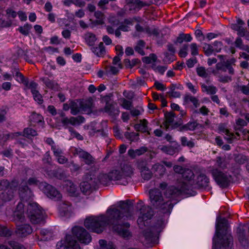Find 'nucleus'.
I'll return each mask as SVG.
<instances>
[{
  "label": "nucleus",
  "mask_w": 249,
  "mask_h": 249,
  "mask_svg": "<svg viewBox=\"0 0 249 249\" xmlns=\"http://www.w3.org/2000/svg\"><path fill=\"white\" fill-rule=\"evenodd\" d=\"M11 234V231L6 227L0 226V236H9Z\"/></svg>",
  "instance_id": "obj_59"
},
{
  "label": "nucleus",
  "mask_w": 249,
  "mask_h": 249,
  "mask_svg": "<svg viewBox=\"0 0 249 249\" xmlns=\"http://www.w3.org/2000/svg\"><path fill=\"white\" fill-rule=\"evenodd\" d=\"M133 203L129 199L118 202L117 207L107 210V216H91L87 218L84 225L88 230L97 233H102L107 225H111L113 230L124 238L131 236L128 230L130 224L125 221L130 216Z\"/></svg>",
  "instance_id": "obj_1"
},
{
  "label": "nucleus",
  "mask_w": 249,
  "mask_h": 249,
  "mask_svg": "<svg viewBox=\"0 0 249 249\" xmlns=\"http://www.w3.org/2000/svg\"><path fill=\"white\" fill-rule=\"evenodd\" d=\"M85 121V118L82 116L79 115L76 117H71L70 118H65L62 120V124L63 126L67 128L69 124L72 125H78L84 123Z\"/></svg>",
  "instance_id": "obj_15"
},
{
  "label": "nucleus",
  "mask_w": 249,
  "mask_h": 249,
  "mask_svg": "<svg viewBox=\"0 0 249 249\" xmlns=\"http://www.w3.org/2000/svg\"><path fill=\"white\" fill-rule=\"evenodd\" d=\"M234 157L235 161L239 164H243L248 160L247 157L242 154H234Z\"/></svg>",
  "instance_id": "obj_41"
},
{
  "label": "nucleus",
  "mask_w": 249,
  "mask_h": 249,
  "mask_svg": "<svg viewBox=\"0 0 249 249\" xmlns=\"http://www.w3.org/2000/svg\"><path fill=\"white\" fill-rule=\"evenodd\" d=\"M245 25V23L240 18H237L236 23H232L231 24V28L235 31H237V35L241 36H245L248 33L246 28H244L243 26Z\"/></svg>",
  "instance_id": "obj_13"
},
{
  "label": "nucleus",
  "mask_w": 249,
  "mask_h": 249,
  "mask_svg": "<svg viewBox=\"0 0 249 249\" xmlns=\"http://www.w3.org/2000/svg\"><path fill=\"white\" fill-rule=\"evenodd\" d=\"M59 212L61 216L70 217L72 213L71 203L67 201H62L59 205Z\"/></svg>",
  "instance_id": "obj_18"
},
{
  "label": "nucleus",
  "mask_w": 249,
  "mask_h": 249,
  "mask_svg": "<svg viewBox=\"0 0 249 249\" xmlns=\"http://www.w3.org/2000/svg\"><path fill=\"white\" fill-rule=\"evenodd\" d=\"M67 176L66 173L61 168L55 169L54 178L60 180H64L66 179Z\"/></svg>",
  "instance_id": "obj_37"
},
{
  "label": "nucleus",
  "mask_w": 249,
  "mask_h": 249,
  "mask_svg": "<svg viewBox=\"0 0 249 249\" xmlns=\"http://www.w3.org/2000/svg\"><path fill=\"white\" fill-rule=\"evenodd\" d=\"M181 177L184 180L191 181L194 179L195 175L191 169L185 168L184 171L182 173Z\"/></svg>",
  "instance_id": "obj_33"
},
{
  "label": "nucleus",
  "mask_w": 249,
  "mask_h": 249,
  "mask_svg": "<svg viewBox=\"0 0 249 249\" xmlns=\"http://www.w3.org/2000/svg\"><path fill=\"white\" fill-rule=\"evenodd\" d=\"M152 170L155 176L159 177H161L164 174L166 168L163 165L158 163L153 165Z\"/></svg>",
  "instance_id": "obj_24"
},
{
  "label": "nucleus",
  "mask_w": 249,
  "mask_h": 249,
  "mask_svg": "<svg viewBox=\"0 0 249 249\" xmlns=\"http://www.w3.org/2000/svg\"><path fill=\"white\" fill-rule=\"evenodd\" d=\"M147 150L148 148L144 146H142L140 147L139 149H137L136 150L130 149L128 151V155L132 159H134L137 156H140L142 155L146 151H147Z\"/></svg>",
  "instance_id": "obj_23"
},
{
  "label": "nucleus",
  "mask_w": 249,
  "mask_h": 249,
  "mask_svg": "<svg viewBox=\"0 0 249 249\" xmlns=\"http://www.w3.org/2000/svg\"><path fill=\"white\" fill-rule=\"evenodd\" d=\"M32 28L31 24L28 23L25 24L24 26H20L18 30L22 35L27 36L29 34V31Z\"/></svg>",
  "instance_id": "obj_42"
},
{
  "label": "nucleus",
  "mask_w": 249,
  "mask_h": 249,
  "mask_svg": "<svg viewBox=\"0 0 249 249\" xmlns=\"http://www.w3.org/2000/svg\"><path fill=\"white\" fill-rule=\"evenodd\" d=\"M99 243L100 246V249H115L112 242H109L108 244H107L106 240H100Z\"/></svg>",
  "instance_id": "obj_48"
},
{
  "label": "nucleus",
  "mask_w": 249,
  "mask_h": 249,
  "mask_svg": "<svg viewBox=\"0 0 249 249\" xmlns=\"http://www.w3.org/2000/svg\"><path fill=\"white\" fill-rule=\"evenodd\" d=\"M203 45V49L206 55L210 56L214 52L213 47L212 45L206 43H204Z\"/></svg>",
  "instance_id": "obj_46"
},
{
  "label": "nucleus",
  "mask_w": 249,
  "mask_h": 249,
  "mask_svg": "<svg viewBox=\"0 0 249 249\" xmlns=\"http://www.w3.org/2000/svg\"><path fill=\"white\" fill-rule=\"evenodd\" d=\"M136 208L140 213V215L137 220L139 228L143 229L144 227L148 226L149 221L154 215L153 210L149 206L145 205L142 200L139 201Z\"/></svg>",
  "instance_id": "obj_4"
},
{
  "label": "nucleus",
  "mask_w": 249,
  "mask_h": 249,
  "mask_svg": "<svg viewBox=\"0 0 249 249\" xmlns=\"http://www.w3.org/2000/svg\"><path fill=\"white\" fill-rule=\"evenodd\" d=\"M213 47L214 51L219 53L222 49L223 43L221 41H215L213 43Z\"/></svg>",
  "instance_id": "obj_58"
},
{
  "label": "nucleus",
  "mask_w": 249,
  "mask_h": 249,
  "mask_svg": "<svg viewBox=\"0 0 249 249\" xmlns=\"http://www.w3.org/2000/svg\"><path fill=\"white\" fill-rule=\"evenodd\" d=\"M64 187L68 192L72 195H74L76 193L77 188L71 180H67L65 181Z\"/></svg>",
  "instance_id": "obj_32"
},
{
  "label": "nucleus",
  "mask_w": 249,
  "mask_h": 249,
  "mask_svg": "<svg viewBox=\"0 0 249 249\" xmlns=\"http://www.w3.org/2000/svg\"><path fill=\"white\" fill-rule=\"evenodd\" d=\"M142 60L143 63L150 64L157 61V56L155 53H150L148 56L143 57Z\"/></svg>",
  "instance_id": "obj_43"
},
{
  "label": "nucleus",
  "mask_w": 249,
  "mask_h": 249,
  "mask_svg": "<svg viewBox=\"0 0 249 249\" xmlns=\"http://www.w3.org/2000/svg\"><path fill=\"white\" fill-rule=\"evenodd\" d=\"M188 49V45L184 44L182 49H180L178 55L181 57H185L187 55L188 53L187 52V50Z\"/></svg>",
  "instance_id": "obj_62"
},
{
  "label": "nucleus",
  "mask_w": 249,
  "mask_h": 249,
  "mask_svg": "<svg viewBox=\"0 0 249 249\" xmlns=\"http://www.w3.org/2000/svg\"><path fill=\"white\" fill-rule=\"evenodd\" d=\"M152 35L154 36L157 39V43L158 44L162 45V42L159 40L160 37V32L158 29L154 28L152 30Z\"/></svg>",
  "instance_id": "obj_61"
},
{
  "label": "nucleus",
  "mask_w": 249,
  "mask_h": 249,
  "mask_svg": "<svg viewBox=\"0 0 249 249\" xmlns=\"http://www.w3.org/2000/svg\"><path fill=\"white\" fill-rule=\"evenodd\" d=\"M8 244L13 249H26L22 245L15 241H9Z\"/></svg>",
  "instance_id": "obj_54"
},
{
  "label": "nucleus",
  "mask_w": 249,
  "mask_h": 249,
  "mask_svg": "<svg viewBox=\"0 0 249 249\" xmlns=\"http://www.w3.org/2000/svg\"><path fill=\"white\" fill-rule=\"evenodd\" d=\"M34 99L35 101H37L39 104L43 103V99L42 95L39 93L38 91H36L34 93H32Z\"/></svg>",
  "instance_id": "obj_60"
},
{
  "label": "nucleus",
  "mask_w": 249,
  "mask_h": 249,
  "mask_svg": "<svg viewBox=\"0 0 249 249\" xmlns=\"http://www.w3.org/2000/svg\"><path fill=\"white\" fill-rule=\"evenodd\" d=\"M137 167L141 170V172L144 170V169L148 168L147 167H146L147 162L146 160H139L137 161Z\"/></svg>",
  "instance_id": "obj_57"
},
{
  "label": "nucleus",
  "mask_w": 249,
  "mask_h": 249,
  "mask_svg": "<svg viewBox=\"0 0 249 249\" xmlns=\"http://www.w3.org/2000/svg\"><path fill=\"white\" fill-rule=\"evenodd\" d=\"M176 203L175 200H169L164 202L163 201L158 209H160L162 213H170L174 205Z\"/></svg>",
  "instance_id": "obj_20"
},
{
  "label": "nucleus",
  "mask_w": 249,
  "mask_h": 249,
  "mask_svg": "<svg viewBox=\"0 0 249 249\" xmlns=\"http://www.w3.org/2000/svg\"><path fill=\"white\" fill-rule=\"evenodd\" d=\"M40 79L46 85L47 88L54 90L58 89V85L54 81L50 80L49 78L44 77L40 78Z\"/></svg>",
  "instance_id": "obj_30"
},
{
  "label": "nucleus",
  "mask_w": 249,
  "mask_h": 249,
  "mask_svg": "<svg viewBox=\"0 0 249 249\" xmlns=\"http://www.w3.org/2000/svg\"><path fill=\"white\" fill-rule=\"evenodd\" d=\"M141 172V175L142 178L144 180H149L152 176V172L149 169V168L144 169V170L142 171Z\"/></svg>",
  "instance_id": "obj_52"
},
{
  "label": "nucleus",
  "mask_w": 249,
  "mask_h": 249,
  "mask_svg": "<svg viewBox=\"0 0 249 249\" xmlns=\"http://www.w3.org/2000/svg\"><path fill=\"white\" fill-rule=\"evenodd\" d=\"M248 123L246 121L243 119L239 118L236 121V126H234V129L236 130L242 131L243 126H247Z\"/></svg>",
  "instance_id": "obj_45"
},
{
  "label": "nucleus",
  "mask_w": 249,
  "mask_h": 249,
  "mask_svg": "<svg viewBox=\"0 0 249 249\" xmlns=\"http://www.w3.org/2000/svg\"><path fill=\"white\" fill-rule=\"evenodd\" d=\"M181 194V191L174 186L168 188L165 192V195L167 197L173 198L179 196Z\"/></svg>",
  "instance_id": "obj_25"
},
{
  "label": "nucleus",
  "mask_w": 249,
  "mask_h": 249,
  "mask_svg": "<svg viewBox=\"0 0 249 249\" xmlns=\"http://www.w3.org/2000/svg\"><path fill=\"white\" fill-rule=\"evenodd\" d=\"M176 117V114L173 112L166 111L164 113V118L165 120L163 122L166 129H168L169 124L172 123L174 121V118Z\"/></svg>",
  "instance_id": "obj_28"
},
{
  "label": "nucleus",
  "mask_w": 249,
  "mask_h": 249,
  "mask_svg": "<svg viewBox=\"0 0 249 249\" xmlns=\"http://www.w3.org/2000/svg\"><path fill=\"white\" fill-rule=\"evenodd\" d=\"M94 180L97 183V187H98L99 184H103V185L107 186L109 184L110 181L111 180L109 175L107 174H101L98 178H93Z\"/></svg>",
  "instance_id": "obj_22"
},
{
  "label": "nucleus",
  "mask_w": 249,
  "mask_h": 249,
  "mask_svg": "<svg viewBox=\"0 0 249 249\" xmlns=\"http://www.w3.org/2000/svg\"><path fill=\"white\" fill-rule=\"evenodd\" d=\"M6 113V108L2 107L0 108V123H2L6 120L5 115Z\"/></svg>",
  "instance_id": "obj_64"
},
{
  "label": "nucleus",
  "mask_w": 249,
  "mask_h": 249,
  "mask_svg": "<svg viewBox=\"0 0 249 249\" xmlns=\"http://www.w3.org/2000/svg\"><path fill=\"white\" fill-rule=\"evenodd\" d=\"M111 180H119L123 177V173L119 170H113L108 174Z\"/></svg>",
  "instance_id": "obj_35"
},
{
  "label": "nucleus",
  "mask_w": 249,
  "mask_h": 249,
  "mask_svg": "<svg viewBox=\"0 0 249 249\" xmlns=\"http://www.w3.org/2000/svg\"><path fill=\"white\" fill-rule=\"evenodd\" d=\"M93 178L90 177L87 181H83L80 183L79 187L81 192L85 195H89L93 190L97 188V183Z\"/></svg>",
  "instance_id": "obj_11"
},
{
  "label": "nucleus",
  "mask_w": 249,
  "mask_h": 249,
  "mask_svg": "<svg viewBox=\"0 0 249 249\" xmlns=\"http://www.w3.org/2000/svg\"><path fill=\"white\" fill-rule=\"evenodd\" d=\"M218 129L222 132L225 133V134L231 137V138H233L234 137V135L232 133H231L230 131L225 128V125L224 124H220L218 126ZM231 141V139H230Z\"/></svg>",
  "instance_id": "obj_49"
},
{
  "label": "nucleus",
  "mask_w": 249,
  "mask_h": 249,
  "mask_svg": "<svg viewBox=\"0 0 249 249\" xmlns=\"http://www.w3.org/2000/svg\"><path fill=\"white\" fill-rule=\"evenodd\" d=\"M120 101L122 102V106L125 109L129 110L132 107V102L126 100L124 98H121Z\"/></svg>",
  "instance_id": "obj_55"
},
{
  "label": "nucleus",
  "mask_w": 249,
  "mask_h": 249,
  "mask_svg": "<svg viewBox=\"0 0 249 249\" xmlns=\"http://www.w3.org/2000/svg\"><path fill=\"white\" fill-rule=\"evenodd\" d=\"M23 205L22 203H19L17 207V211L14 213V218L15 220L22 222L24 220L25 216L24 211H22Z\"/></svg>",
  "instance_id": "obj_21"
},
{
  "label": "nucleus",
  "mask_w": 249,
  "mask_h": 249,
  "mask_svg": "<svg viewBox=\"0 0 249 249\" xmlns=\"http://www.w3.org/2000/svg\"><path fill=\"white\" fill-rule=\"evenodd\" d=\"M196 72L198 76L206 78L207 77L208 74L206 72V70L203 67H200L196 68Z\"/></svg>",
  "instance_id": "obj_56"
},
{
  "label": "nucleus",
  "mask_w": 249,
  "mask_h": 249,
  "mask_svg": "<svg viewBox=\"0 0 249 249\" xmlns=\"http://www.w3.org/2000/svg\"><path fill=\"white\" fill-rule=\"evenodd\" d=\"M11 186V182L7 179H3L0 180V191L5 190L9 188Z\"/></svg>",
  "instance_id": "obj_51"
},
{
  "label": "nucleus",
  "mask_w": 249,
  "mask_h": 249,
  "mask_svg": "<svg viewBox=\"0 0 249 249\" xmlns=\"http://www.w3.org/2000/svg\"><path fill=\"white\" fill-rule=\"evenodd\" d=\"M105 110L111 115H118L119 112V110L115 109L114 106L111 103L105 106Z\"/></svg>",
  "instance_id": "obj_38"
},
{
  "label": "nucleus",
  "mask_w": 249,
  "mask_h": 249,
  "mask_svg": "<svg viewBox=\"0 0 249 249\" xmlns=\"http://www.w3.org/2000/svg\"><path fill=\"white\" fill-rule=\"evenodd\" d=\"M37 134V132L35 129L30 127L25 128L23 131V136L27 138H29L30 137L36 136Z\"/></svg>",
  "instance_id": "obj_40"
},
{
  "label": "nucleus",
  "mask_w": 249,
  "mask_h": 249,
  "mask_svg": "<svg viewBox=\"0 0 249 249\" xmlns=\"http://www.w3.org/2000/svg\"><path fill=\"white\" fill-rule=\"evenodd\" d=\"M85 39L88 45L93 46L96 40L95 35L91 33H88L85 35Z\"/></svg>",
  "instance_id": "obj_34"
},
{
  "label": "nucleus",
  "mask_w": 249,
  "mask_h": 249,
  "mask_svg": "<svg viewBox=\"0 0 249 249\" xmlns=\"http://www.w3.org/2000/svg\"><path fill=\"white\" fill-rule=\"evenodd\" d=\"M149 197L151 204L156 208H158L163 201L161 191L158 189L149 191Z\"/></svg>",
  "instance_id": "obj_12"
},
{
  "label": "nucleus",
  "mask_w": 249,
  "mask_h": 249,
  "mask_svg": "<svg viewBox=\"0 0 249 249\" xmlns=\"http://www.w3.org/2000/svg\"><path fill=\"white\" fill-rule=\"evenodd\" d=\"M209 179L204 174L199 175L196 180V185L200 188L206 187L208 186Z\"/></svg>",
  "instance_id": "obj_26"
},
{
  "label": "nucleus",
  "mask_w": 249,
  "mask_h": 249,
  "mask_svg": "<svg viewBox=\"0 0 249 249\" xmlns=\"http://www.w3.org/2000/svg\"><path fill=\"white\" fill-rule=\"evenodd\" d=\"M212 174L217 184L222 188L228 187L232 180L231 175L217 169L213 170Z\"/></svg>",
  "instance_id": "obj_6"
},
{
  "label": "nucleus",
  "mask_w": 249,
  "mask_h": 249,
  "mask_svg": "<svg viewBox=\"0 0 249 249\" xmlns=\"http://www.w3.org/2000/svg\"><path fill=\"white\" fill-rule=\"evenodd\" d=\"M40 233L42 237L41 240H48L50 239L52 235V232L46 230H42L40 231Z\"/></svg>",
  "instance_id": "obj_50"
},
{
  "label": "nucleus",
  "mask_w": 249,
  "mask_h": 249,
  "mask_svg": "<svg viewBox=\"0 0 249 249\" xmlns=\"http://www.w3.org/2000/svg\"><path fill=\"white\" fill-rule=\"evenodd\" d=\"M164 227V219L160 216L156 220L155 224L143 231L145 239L151 243H157L159 241V235Z\"/></svg>",
  "instance_id": "obj_3"
},
{
  "label": "nucleus",
  "mask_w": 249,
  "mask_h": 249,
  "mask_svg": "<svg viewBox=\"0 0 249 249\" xmlns=\"http://www.w3.org/2000/svg\"><path fill=\"white\" fill-rule=\"evenodd\" d=\"M15 76L16 77L17 80L18 82L23 84L27 87H28V79H26L21 73L16 70Z\"/></svg>",
  "instance_id": "obj_39"
},
{
  "label": "nucleus",
  "mask_w": 249,
  "mask_h": 249,
  "mask_svg": "<svg viewBox=\"0 0 249 249\" xmlns=\"http://www.w3.org/2000/svg\"><path fill=\"white\" fill-rule=\"evenodd\" d=\"M32 231L33 229L30 225L24 224L17 225L15 232L18 236L23 237L31 234Z\"/></svg>",
  "instance_id": "obj_16"
},
{
  "label": "nucleus",
  "mask_w": 249,
  "mask_h": 249,
  "mask_svg": "<svg viewBox=\"0 0 249 249\" xmlns=\"http://www.w3.org/2000/svg\"><path fill=\"white\" fill-rule=\"evenodd\" d=\"M19 195L23 201H27L33 196L32 191L26 183H21L19 187Z\"/></svg>",
  "instance_id": "obj_14"
},
{
  "label": "nucleus",
  "mask_w": 249,
  "mask_h": 249,
  "mask_svg": "<svg viewBox=\"0 0 249 249\" xmlns=\"http://www.w3.org/2000/svg\"><path fill=\"white\" fill-rule=\"evenodd\" d=\"M215 235L213 238V246L216 249H231L233 238L228 231V221L218 216L216 218Z\"/></svg>",
  "instance_id": "obj_2"
},
{
  "label": "nucleus",
  "mask_w": 249,
  "mask_h": 249,
  "mask_svg": "<svg viewBox=\"0 0 249 249\" xmlns=\"http://www.w3.org/2000/svg\"><path fill=\"white\" fill-rule=\"evenodd\" d=\"M141 124H137L134 125V128L137 131H140L142 133L147 132L148 134H150L148 130V122L145 119L140 120Z\"/></svg>",
  "instance_id": "obj_27"
},
{
  "label": "nucleus",
  "mask_w": 249,
  "mask_h": 249,
  "mask_svg": "<svg viewBox=\"0 0 249 249\" xmlns=\"http://www.w3.org/2000/svg\"><path fill=\"white\" fill-rule=\"evenodd\" d=\"M238 240L241 245L244 248L249 247V240L245 234V230L243 227H238L237 229Z\"/></svg>",
  "instance_id": "obj_17"
},
{
  "label": "nucleus",
  "mask_w": 249,
  "mask_h": 249,
  "mask_svg": "<svg viewBox=\"0 0 249 249\" xmlns=\"http://www.w3.org/2000/svg\"><path fill=\"white\" fill-rule=\"evenodd\" d=\"M92 52L98 56H103L106 53L105 47L103 42H100L98 47L91 48Z\"/></svg>",
  "instance_id": "obj_29"
},
{
  "label": "nucleus",
  "mask_w": 249,
  "mask_h": 249,
  "mask_svg": "<svg viewBox=\"0 0 249 249\" xmlns=\"http://www.w3.org/2000/svg\"><path fill=\"white\" fill-rule=\"evenodd\" d=\"M198 125L201 127V125L197 123L196 121L189 122L187 124L180 127L178 130L180 131L184 130H194Z\"/></svg>",
  "instance_id": "obj_31"
},
{
  "label": "nucleus",
  "mask_w": 249,
  "mask_h": 249,
  "mask_svg": "<svg viewBox=\"0 0 249 249\" xmlns=\"http://www.w3.org/2000/svg\"><path fill=\"white\" fill-rule=\"evenodd\" d=\"M158 148L163 152L170 155H173L176 153L175 151H174L170 145H160L158 147Z\"/></svg>",
  "instance_id": "obj_44"
},
{
  "label": "nucleus",
  "mask_w": 249,
  "mask_h": 249,
  "mask_svg": "<svg viewBox=\"0 0 249 249\" xmlns=\"http://www.w3.org/2000/svg\"><path fill=\"white\" fill-rule=\"evenodd\" d=\"M75 153L78 155L79 158L83 159L86 164L89 165L93 163L94 158L88 152L84 151L81 148H76Z\"/></svg>",
  "instance_id": "obj_19"
},
{
  "label": "nucleus",
  "mask_w": 249,
  "mask_h": 249,
  "mask_svg": "<svg viewBox=\"0 0 249 249\" xmlns=\"http://www.w3.org/2000/svg\"><path fill=\"white\" fill-rule=\"evenodd\" d=\"M26 214L34 224L44 223V212L41 207L36 203H30L28 205Z\"/></svg>",
  "instance_id": "obj_5"
},
{
  "label": "nucleus",
  "mask_w": 249,
  "mask_h": 249,
  "mask_svg": "<svg viewBox=\"0 0 249 249\" xmlns=\"http://www.w3.org/2000/svg\"><path fill=\"white\" fill-rule=\"evenodd\" d=\"M18 185V182L15 180H13L11 182L10 187L6 190L7 191H4L0 194V199L4 202L9 201L13 199Z\"/></svg>",
  "instance_id": "obj_10"
},
{
  "label": "nucleus",
  "mask_w": 249,
  "mask_h": 249,
  "mask_svg": "<svg viewBox=\"0 0 249 249\" xmlns=\"http://www.w3.org/2000/svg\"><path fill=\"white\" fill-rule=\"evenodd\" d=\"M80 107L84 111L88 109L91 110L93 107V100L91 98L85 100V102L80 103Z\"/></svg>",
  "instance_id": "obj_36"
},
{
  "label": "nucleus",
  "mask_w": 249,
  "mask_h": 249,
  "mask_svg": "<svg viewBox=\"0 0 249 249\" xmlns=\"http://www.w3.org/2000/svg\"><path fill=\"white\" fill-rule=\"evenodd\" d=\"M38 186L40 190L49 198L55 201H58L62 198V195L59 191L55 187L46 182H40Z\"/></svg>",
  "instance_id": "obj_7"
},
{
  "label": "nucleus",
  "mask_w": 249,
  "mask_h": 249,
  "mask_svg": "<svg viewBox=\"0 0 249 249\" xmlns=\"http://www.w3.org/2000/svg\"><path fill=\"white\" fill-rule=\"evenodd\" d=\"M66 166L68 167H71V171H77L80 168V166H79V165L74 163L73 161L70 162H68L66 165Z\"/></svg>",
  "instance_id": "obj_63"
},
{
  "label": "nucleus",
  "mask_w": 249,
  "mask_h": 249,
  "mask_svg": "<svg viewBox=\"0 0 249 249\" xmlns=\"http://www.w3.org/2000/svg\"><path fill=\"white\" fill-rule=\"evenodd\" d=\"M57 249H81L79 244L71 235H66L64 243L58 242L56 245Z\"/></svg>",
  "instance_id": "obj_9"
},
{
  "label": "nucleus",
  "mask_w": 249,
  "mask_h": 249,
  "mask_svg": "<svg viewBox=\"0 0 249 249\" xmlns=\"http://www.w3.org/2000/svg\"><path fill=\"white\" fill-rule=\"evenodd\" d=\"M181 145L183 146H187L190 148H192L195 146V143L192 141H188L186 137L181 138Z\"/></svg>",
  "instance_id": "obj_53"
},
{
  "label": "nucleus",
  "mask_w": 249,
  "mask_h": 249,
  "mask_svg": "<svg viewBox=\"0 0 249 249\" xmlns=\"http://www.w3.org/2000/svg\"><path fill=\"white\" fill-rule=\"evenodd\" d=\"M71 231L74 239L76 240V237L81 243L87 245L91 241L90 234L83 227L76 226L72 229Z\"/></svg>",
  "instance_id": "obj_8"
},
{
  "label": "nucleus",
  "mask_w": 249,
  "mask_h": 249,
  "mask_svg": "<svg viewBox=\"0 0 249 249\" xmlns=\"http://www.w3.org/2000/svg\"><path fill=\"white\" fill-rule=\"evenodd\" d=\"M201 88L203 92H207L208 93H210L211 94H214L217 91L216 87L213 86H207L205 84H202L201 85Z\"/></svg>",
  "instance_id": "obj_47"
}]
</instances>
